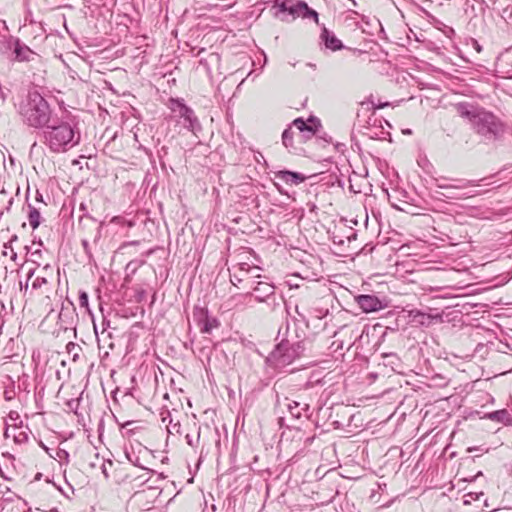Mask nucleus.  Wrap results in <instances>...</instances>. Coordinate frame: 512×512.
<instances>
[{"label":"nucleus","instance_id":"41","mask_svg":"<svg viewBox=\"0 0 512 512\" xmlns=\"http://www.w3.org/2000/svg\"><path fill=\"white\" fill-rule=\"evenodd\" d=\"M48 269H50V266L49 265H46L44 266L43 270L47 271Z\"/></svg>","mask_w":512,"mask_h":512},{"label":"nucleus","instance_id":"20","mask_svg":"<svg viewBox=\"0 0 512 512\" xmlns=\"http://www.w3.org/2000/svg\"><path fill=\"white\" fill-rule=\"evenodd\" d=\"M486 418L495 422L503 423L504 425L512 424V417L506 409L487 413Z\"/></svg>","mask_w":512,"mask_h":512},{"label":"nucleus","instance_id":"42","mask_svg":"<svg viewBox=\"0 0 512 512\" xmlns=\"http://www.w3.org/2000/svg\"><path fill=\"white\" fill-rule=\"evenodd\" d=\"M280 422L282 423L285 420V417H280Z\"/></svg>","mask_w":512,"mask_h":512},{"label":"nucleus","instance_id":"34","mask_svg":"<svg viewBox=\"0 0 512 512\" xmlns=\"http://www.w3.org/2000/svg\"><path fill=\"white\" fill-rule=\"evenodd\" d=\"M4 398H5V400H7V401L12 400V399L14 398V393H13V391H7V390H6V391L4 392Z\"/></svg>","mask_w":512,"mask_h":512},{"label":"nucleus","instance_id":"37","mask_svg":"<svg viewBox=\"0 0 512 512\" xmlns=\"http://www.w3.org/2000/svg\"><path fill=\"white\" fill-rule=\"evenodd\" d=\"M142 496V492H136L134 495H133V498L134 499H138Z\"/></svg>","mask_w":512,"mask_h":512},{"label":"nucleus","instance_id":"1","mask_svg":"<svg viewBox=\"0 0 512 512\" xmlns=\"http://www.w3.org/2000/svg\"><path fill=\"white\" fill-rule=\"evenodd\" d=\"M326 284H322V305L331 304V311L326 309L322 312V346H326V352L322 353V371L329 370V372L322 376V386L327 382H332L333 388L328 396L332 395L335 391L340 389V380L343 374L341 366L342 357L344 356L343 348L347 344V350L353 345L352 334L353 330L350 326L344 323L345 311L340 308V303L336 300L331 289Z\"/></svg>","mask_w":512,"mask_h":512},{"label":"nucleus","instance_id":"7","mask_svg":"<svg viewBox=\"0 0 512 512\" xmlns=\"http://www.w3.org/2000/svg\"><path fill=\"white\" fill-rule=\"evenodd\" d=\"M274 8L276 9L275 15L282 21H291L301 17L303 19H312L316 24L318 23V13L310 9L307 4L302 1L293 2L291 0H285L279 3L277 0Z\"/></svg>","mask_w":512,"mask_h":512},{"label":"nucleus","instance_id":"39","mask_svg":"<svg viewBox=\"0 0 512 512\" xmlns=\"http://www.w3.org/2000/svg\"><path fill=\"white\" fill-rule=\"evenodd\" d=\"M17 235H13L10 240H9V244H11L13 241H16L17 240Z\"/></svg>","mask_w":512,"mask_h":512},{"label":"nucleus","instance_id":"19","mask_svg":"<svg viewBox=\"0 0 512 512\" xmlns=\"http://www.w3.org/2000/svg\"><path fill=\"white\" fill-rule=\"evenodd\" d=\"M274 294V286L267 282H258L253 289V295L259 302Z\"/></svg>","mask_w":512,"mask_h":512},{"label":"nucleus","instance_id":"12","mask_svg":"<svg viewBox=\"0 0 512 512\" xmlns=\"http://www.w3.org/2000/svg\"><path fill=\"white\" fill-rule=\"evenodd\" d=\"M76 308L72 302L62 304L61 310L58 315V325L60 329L67 331L69 329H75L77 323Z\"/></svg>","mask_w":512,"mask_h":512},{"label":"nucleus","instance_id":"18","mask_svg":"<svg viewBox=\"0 0 512 512\" xmlns=\"http://www.w3.org/2000/svg\"><path fill=\"white\" fill-rule=\"evenodd\" d=\"M6 438H12L16 444H23L28 440V432L23 430L21 426H8L5 433Z\"/></svg>","mask_w":512,"mask_h":512},{"label":"nucleus","instance_id":"10","mask_svg":"<svg viewBox=\"0 0 512 512\" xmlns=\"http://www.w3.org/2000/svg\"><path fill=\"white\" fill-rule=\"evenodd\" d=\"M169 108L172 112V117L180 122L186 129L192 132L200 129V124L194 114V111L186 106L182 101L170 99Z\"/></svg>","mask_w":512,"mask_h":512},{"label":"nucleus","instance_id":"43","mask_svg":"<svg viewBox=\"0 0 512 512\" xmlns=\"http://www.w3.org/2000/svg\"><path fill=\"white\" fill-rule=\"evenodd\" d=\"M3 254L7 255V254H9V251H3Z\"/></svg>","mask_w":512,"mask_h":512},{"label":"nucleus","instance_id":"32","mask_svg":"<svg viewBox=\"0 0 512 512\" xmlns=\"http://www.w3.org/2000/svg\"><path fill=\"white\" fill-rule=\"evenodd\" d=\"M472 47L480 53L482 51V46L476 41L475 39H472Z\"/></svg>","mask_w":512,"mask_h":512},{"label":"nucleus","instance_id":"36","mask_svg":"<svg viewBox=\"0 0 512 512\" xmlns=\"http://www.w3.org/2000/svg\"><path fill=\"white\" fill-rule=\"evenodd\" d=\"M10 257L13 261L16 260L17 258V253L11 248V251H10Z\"/></svg>","mask_w":512,"mask_h":512},{"label":"nucleus","instance_id":"45","mask_svg":"<svg viewBox=\"0 0 512 512\" xmlns=\"http://www.w3.org/2000/svg\"><path fill=\"white\" fill-rule=\"evenodd\" d=\"M36 254H39V252H38V251L33 252V253H32V256H34V255H36Z\"/></svg>","mask_w":512,"mask_h":512},{"label":"nucleus","instance_id":"46","mask_svg":"<svg viewBox=\"0 0 512 512\" xmlns=\"http://www.w3.org/2000/svg\"><path fill=\"white\" fill-rule=\"evenodd\" d=\"M235 281H239V282H240V281H241V279H239V278H236V277H235Z\"/></svg>","mask_w":512,"mask_h":512},{"label":"nucleus","instance_id":"2","mask_svg":"<svg viewBox=\"0 0 512 512\" xmlns=\"http://www.w3.org/2000/svg\"><path fill=\"white\" fill-rule=\"evenodd\" d=\"M455 109L457 114L467 119L475 132L485 140L496 141L503 136L505 125L492 112L468 102L457 103Z\"/></svg>","mask_w":512,"mask_h":512},{"label":"nucleus","instance_id":"28","mask_svg":"<svg viewBox=\"0 0 512 512\" xmlns=\"http://www.w3.org/2000/svg\"><path fill=\"white\" fill-rule=\"evenodd\" d=\"M504 64H505V59L504 58H500L498 59L497 61V72L499 73H503V77L504 78H512V72L510 73L509 71H505L504 70Z\"/></svg>","mask_w":512,"mask_h":512},{"label":"nucleus","instance_id":"3","mask_svg":"<svg viewBox=\"0 0 512 512\" xmlns=\"http://www.w3.org/2000/svg\"><path fill=\"white\" fill-rule=\"evenodd\" d=\"M277 339L280 342L270 353L268 361L277 368L285 367L291 364L296 358L300 357L306 350V340H300L296 324L287 322L278 330Z\"/></svg>","mask_w":512,"mask_h":512},{"label":"nucleus","instance_id":"11","mask_svg":"<svg viewBox=\"0 0 512 512\" xmlns=\"http://www.w3.org/2000/svg\"><path fill=\"white\" fill-rule=\"evenodd\" d=\"M322 45L324 46L325 50L330 51L332 53L339 52L341 50H347L353 54H364L366 53L365 50L359 49V48H352L349 46H346L343 41L337 37V35L322 25Z\"/></svg>","mask_w":512,"mask_h":512},{"label":"nucleus","instance_id":"22","mask_svg":"<svg viewBox=\"0 0 512 512\" xmlns=\"http://www.w3.org/2000/svg\"><path fill=\"white\" fill-rule=\"evenodd\" d=\"M277 177L286 183L291 184H299L305 179L301 174L291 171H280L277 173Z\"/></svg>","mask_w":512,"mask_h":512},{"label":"nucleus","instance_id":"6","mask_svg":"<svg viewBox=\"0 0 512 512\" xmlns=\"http://www.w3.org/2000/svg\"><path fill=\"white\" fill-rule=\"evenodd\" d=\"M329 216L322 218V226L325 227L329 240L335 246L332 252L336 255H342L345 252V243L350 242L355 233L346 225L343 218L329 219Z\"/></svg>","mask_w":512,"mask_h":512},{"label":"nucleus","instance_id":"25","mask_svg":"<svg viewBox=\"0 0 512 512\" xmlns=\"http://www.w3.org/2000/svg\"><path fill=\"white\" fill-rule=\"evenodd\" d=\"M218 326H219V321L216 318L206 317L201 331L203 333H210L214 328H216Z\"/></svg>","mask_w":512,"mask_h":512},{"label":"nucleus","instance_id":"31","mask_svg":"<svg viewBox=\"0 0 512 512\" xmlns=\"http://www.w3.org/2000/svg\"><path fill=\"white\" fill-rule=\"evenodd\" d=\"M322 512H338L334 505H331L330 502L326 504L322 503Z\"/></svg>","mask_w":512,"mask_h":512},{"label":"nucleus","instance_id":"30","mask_svg":"<svg viewBox=\"0 0 512 512\" xmlns=\"http://www.w3.org/2000/svg\"><path fill=\"white\" fill-rule=\"evenodd\" d=\"M185 438H186L187 444L194 447L199 442L200 433L198 432L195 441H194L193 437L190 436L189 434H187Z\"/></svg>","mask_w":512,"mask_h":512},{"label":"nucleus","instance_id":"26","mask_svg":"<svg viewBox=\"0 0 512 512\" xmlns=\"http://www.w3.org/2000/svg\"><path fill=\"white\" fill-rule=\"evenodd\" d=\"M8 422H7V427L8 426H19L18 425V422L21 423L20 421V415L17 411H10L9 414H8Z\"/></svg>","mask_w":512,"mask_h":512},{"label":"nucleus","instance_id":"33","mask_svg":"<svg viewBox=\"0 0 512 512\" xmlns=\"http://www.w3.org/2000/svg\"><path fill=\"white\" fill-rule=\"evenodd\" d=\"M364 135H367L371 139H374L377 137V133H373L371 128H369V127H366V132H364Z\"/></svg>","mask_w":512,"mask_h":512},{"label":"nucleus","instance_id":"35","mask_svg":"<svg viewBox=\"0 0 512 512\" xmlns=\"http://www.w3.org/2000/svg\"><path fill=\"white\" fill-rule=\"evenodd\" d=\"M319 382H320V379H319V378H317V377H316V375H314V374H313V375L310 377V379H309V383H310V384H317V383H319Z\"/></svg>","mask_w":512,"mask_h":512},{"label":"nucleus","instance_id":"27","mask_svg":"<svg viewBox=\"0 0 512 512\" xmlns=\"http://www.w3.org/2000/svg\"><path fill=\"white\" fill-rule=\"evenodd\" d=\"M48 283L46 276L38 275L31 283L33 289H40Z\"/></svg>","mask_w":512,"mask_h":512},{"label":"nucleus","instance_id":"5","mask_svg":"<svg viewBox=\"0 0 512 512\" xmlns=\"http://www.w3.org/2000/svg\"><path fill=\"white\" fill-rule=\"evenodd\" d=\"M24 120L32 127H42L50 120V109L46 100L36 91L30 92L21 105Z\"/></svg>","mask_w":512,"mask_h":512},{"label":"nucleus","instance_id":"13","mask_svg":"<svg viewBox=\"0 0 512 512\" xmlns=\"http://www.w3.org/2000/svg\"><path fill=\"white\" fill-rule=\"evenodd\" d=\"M355 301L364 313L377 312L386 307V304L383 302V300L379 299L375 295L370 294L357 295L355 296Z\"/></svg>","mask_w":512,"mask_h":512},{"label":"nucleus","instance_id":"4","mask_svg":"<svg viewBox=\"0 0 512 512\" xmlns=\"http://www.w3.org/2000/svg\"><path fill=\"white\" fill-rule=\"evenodd\" d=\"M45 143L53 152L66 151L79 143L80 135L69 124L47 125L44 131Z\"/></svg>","mask_w":512,"mask_h":512},{"label":"nucleus","instance_id":"8","mask_svg":"<svg viewBox=\"0 0 512 512\" xmlns=\"http://www.w3.org/2000/svg\"><path fill=\"white\" fill-rule=\"evenodd\" d=\"M327 146H322V151ZM344 174L341 172L338 163L333 157H322V187L332 189V193L342 194Z\"/></svg>","mask_w":512,"mask_h":512},{"label":"nucleus","instance_id":"38","mask_svg":"<svg viewBox=\"0 0 512 512\" xmlns=\"http://www.w3.org/2000/svg\"><path fill=\"white\" fill-rule=\"evenodd\" d=\"M387 105H388V103H379L378 105L375 106V108H383Z\"/></svg>","mask_w":512,"mask_h":512},{"label":"nucleus","instance_id":"14","mask_svg":"<svg viewBox=\"0 0 512 512\" xmlns=\"http://www.w3.org/2000/svg\"><path fill=\"white\" fill-rule=\"evenodd\" d=\"M279 409L284 412L285 410L290 414L292 419H299L303 412L306 417H309V405L301 404L297 401L285 398L283 401L278 402Z\"/></svg>","mask_w":512,"mask_h":512},{"label":"nucleus","instance_id":"16","mask_svg":"<svg viewBox=\"0 0 512 512\" xmlns=\"http://www.w3.org/2000/svg\"><path fill=\"white\" fill-rule=\"evenodd\" d=\"M330 413L327 417V422H330L334 428L343 427L345 425V413L347 407L342 403H332L330 407H328Z\"/></svg>","mask_w":512,"mask_h":512},{"label":"nucleus","instance_id":"44","mask_svg":"<svg viewBox=\"0 0 512 512\" xmlns=\"http://www.w3.org/2000/svg\"><path fill=\"white\" fill-rule=\"evenodd\" d=\"M3 254L7 255V254H9V251H3Z\"/></svg>","mask_w":512,"mask_h":512},{"label":"nucleus","instance_id":"15","mask_svg":"<svg viewBox=\"0 0 512 512\" xmlns=\"http://www.w3.org/2000/svg\"><path fill=\"white\" fill-rule=\"evenodd\" d=\"M435 182V186L437 190H462L467 187L476 186L477 183L475 180H465V179H456L454 180L455 184H449L447 183L446 177H437L433 179Z\"/></svg>","mask_w":512,"mask_h":512},{"label":"nucleus","instance_id":"23","mask_svg":"<svg viewBox=\"0 0 512 512\" xmlns=\"http://www.w3.org/2000/svg\"><path fill=\"white\" fill-rule=\"evenodd\" d=\"M28 208H29V212H28L29 224L32 227V229H36L40 225V220H41L40 212L31 205H28Z\"/></svg>","mask_w":512,"mask_h":512},{"label":"nucleus","instance_id":"24","mask_svg":"<svg viewBox=\"0 0 512 512\" xmlns=\"http://www.w3.org/2000/svg\"><path fill=\"white\" fill-rule=\"evenodd\" d=\"M14 52L16 59L20 61L29 60V56L32 54V51L28 47H21L19 45L16 46Z\"/></svg>","mask_w":512,"mask_h":512},{"label":"nucleus","instance_id":"9","mask_svg":"<svg viewBox=\"0 0 512 512\" xmlns=\"http://www.w3.org/2000/svg\"><path fill=\"white\" fill-rule=\"evenodd\" d=\"M317 118L311 116L307 121H304L302 118H297L292 122V125L285 129L282 134V142L285 147L290 148L293 146L292 139L295 134V130L299 132V135L302 140L306 141L315 135L317 127L315 122Z\"/></svg>","mask_w":512,"mask_h":512},{"label":"nucleus","instance_id":"17","mask_svg":"<svg viewBox=\"0 0 512 512\" xmlns=\"http://www.w3.org/2000/svg\"><path fill=\"white\" fill-rule=\"evenodd\" d=\"M409 316L412 318V321L421 326H430L433 324L434 320L441 321L442 316L440 314L432 315L420 310H411Z\"/></svg>","mask_w":512,"mask_h":512},{"label":"nucleus","instance_id":"40","mask_svg":"<svg viewBox=\"0 0 512 512\" xmlns=\"http://www.w3.org/2000/svg\"><path fill=\"white\" fill-rule=\"evenodd\" d=\"M32 276H33V271H30V272L28 273V280H30V279L32 278Z\"/></svg>","mask_w":512,"mask_h":512},{"label":"nucleus","instance_id":"29","mask_svg":"<svg viewBox=\"0 0 512 512\" xmlns=\"http://www.w3.org/2000/svg\"><path fill=\"white\" fill-rule=\"evenodd\" d=\"M79 305L81 307H85L87 311L90 313V309L88 306V295L86 292H81L79 295Z\"/></svg>","mask_w":512,"mask_h":512},{"label":"nucleus","instance_id":"21","mask_svg":"<svg viewBox=\"0 0 512 512\" xmlns=\"http://www.w3.org/2000/svg\"><path fill=\"white\" fill-rule=\"evenodd\" d=\"M460 190H445V192H441L440 190H435L434 197L436 199H450V200H458V199H464L468 198L471 195L464 193L460 194Z\"/></svg>","mask_w":512,"mask_h":512}]
</instances>
